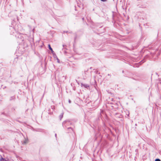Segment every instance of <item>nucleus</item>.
<instances>
[{
    "instance_id": "obj_8",
    "label": "nucleus",
    "mask_w": 161,
    "mask_h": 161,
    "mask_svg": "<svg viewBox=\"0 0 161 161\" xmlns=\"http://www.w3.org/2000/svg\"><path fill=\"white\" fill-rule=\"evenodd\" d=\"M155 161H161V160L159 158H157L155 160Z\"/></svg>"
},
{
    "instance_id": "obj_3",
    "label": "nucleus",
    "mask_w": 161,
    "mask_h": 161,
    "mask_svg": "<svg viewBox=\"0 0 161 161\" xmlns=\"http://www.w3.org/2000/svg\"><path fill=\"white\" fill-rule=\"evenodd\" d=\"M68 132H71V131H74L73 129L71 127H68L67 128Z\"/></svg>"
},
{
    "instance_id": "obj_7",
    "label": "nucleus",
    "mask_w": 161,
    "mask_h": 161,
    "mask_svg": "<svg viewBox=\"0 0 161 161\" xmlns=\"http://www.w3.org/2000/svg\"><path fill=\"white\" fill-rule=\"evenodd\" d=\"M5 161V159L4 158H3L2 157V158L0 159V161Z\"/></svg>"
},
{
    "instance_id": "obj_10",
    "label": "nucleus",
    "mask_w": 161,
    "mask_h": 161,
    "mask_svg": "<svg viewBox=\"0 0 161 161\" xmlns=\"http://www.w3.org/2000/svg\"><path fill=\"white\" fill-rule=\"evenodd\" d=\"M27 142V140H25L24 142V143H26Z\"/></svg>"
},
{
    "instance_id": "obj_17",
    "label": "nucleus",
    "mask_w": 161,
    "mask_h": 161,
    "mask_svg": "<svg viewBox=\"0 0 161 161\" xmlns=\"http://www.w3.org/2000/svg\"><path fill=\"white\" fill-rule=\"evenodd\" d=\"M84 19V18H82V19H83H83Z\"/></svg>"
},
{
    "instance_id": "obj_13",
    "label": "nucleus",
    "mask_w": 161,
    "mask_h": 161,
    "mask_svg": "<svg viewBox=\"0 0 161 161\" xmlns=\"http://www.w3.org/2000/svg\"><path fill=\"white\" fill-rule=\"evenodd\" d=\"M55 136L56 137V136H57V134H55Z\"/></svg>"
},
{
    "instance_id": "obj_11",
    "label": "nucleus",
    "mask_w": 161,
    "mask_h": 161,
    "mask_svg": "<svg viewBox=\"0 0 161 161\" xmlns=\"http://www.w3.org/2000/svg\"><path fill=\"white\" fill-rule=\"evenodd\" d=\"M65 32H66V33H68V31H64V33H65Z\"/></svg>"
},
{
    "instance_id": "obj_12",
    "label": "nucleus",
    "mask_w": 161,
    "mask_h": 161,
    "mask_svg": "<svg viewBox=\"0 0 161 161\" xmlns=\"http://www.w3.org/2000/svg\"><path fill=\"white\" fill-rule=\"evenodd\" d=\"M69 103H71V101H70V100H69Z\"/></svg>"
},
{
    "instance_id": "obj_16",
    "label": "nucleus",
    "mask_w": 161,
    "mask_h": 161,
    "mask_svg": "<svg viewBox=\"0 0 161 161\" xmlns=\"http://www.w3.org/2000/svg\"><path fill=\"white\" fill-rule=\"evenodd\" d=\"M58 61H59V60H58Z\"/></svg>"
},
{
    "instance_id": "obj_18",
    "label": "nucleus",
    "mask_w": 161,
    "mask_h": 161,
    "mask_svg": "<svg viewBox=\"0 0 161 161\" xmlns=\"http://www.w3.org/2000/svg\"><path fill=\"white\" fill-rule=\"evenodd\" d=\"M63 47H64V45H63Z\"/></svg>"
},
{
    "instance_id": "obj_6",
    "label": "nucleus",
    "mask_w": 161,
    "mask_h": 161,
    "mask_svg": "<svg viewBox=\"0 0 161 161\" xmlns=\"http://www.w3.org/2000/svg\"><path fill=\"white\" fill-rule=\"evenodd\" d=\"M63 114L62 113L61 114V115H60L59 117L60 118V119L61 120V119L63 118Z\"/></svg>"
},
{
    "instance_id": "obj_1",
    "label": "nucleus",
    "mask_w": 161,
    "mask_h": 161,
    "mask_svg": "<svg viewBox=\"0 0 161 161\" xmlns=\"http://www.w3.org/2000/svg\"><path fill=\"white\" fill-rule=\"evenodd\" d=\"M65 124H66L67 125H68L69 124H71L69 121L68 120L65 121L63 123V125L64 127H66V125H65Z\"/></svg>"
},
{
    "instance_id": "obj_2",
    "label": "nucleus",
    "mask_w": 161,
    "mask_h": 161,
    "mask_svg": "<svg viewBox=\"0 0 161 161\" xmlns=\"http://www.w3.org/2000/svg\"><path fill=\"white\" fill-rule=\"evenodd\" d=\"M81 86H83L85 88H88L89 87V86L86 84H84L83 83H81Z\"/></svg>"
},
{
    "instance_id": "obj_15",
    "label": "nucleus",
    "mask_w": 161,
    "mask_h": 161,
    "mask_svg": "<svg viewBox=\"0 0 161 161\" xmlns=\"http://www.w3.org/2000/svg\"><path fill=\"white\" fill-rule=\"evenodd\" d=\"M108 76H111V75H109V74H108Z\"/></svg>"
},
{
    "instance_id": "obj_4",
    "label": "nucleus",
    "mask_w": 161,
    "mask_h": 161,
    "mask_svg": "<svg viewBox=\"0 0 161 161\" xmlns=\"http://www.w3.org/2000/svg\"><path fill=\"white\" fill-rule=\"evenodd\" d=\"M48 48H49V49L51 51L52 53H53L54 51H53L52 48H51L50 45H49V44L48 45Z\"/></svg>"
},
{
    "instance_id": "obj_14",
    "label": "nucleus",
    "mask_w": 161,
    "mask_h": 161,
    "mask_svg": "<svg viewBox=\"0 0 161 161\" xmlns=\"http://www.w3.org/2000/svg\"><path fill=\"white\" fill-rule=\"evenodd\" d=\"M0 151L1 152H2V149H0Z\"/></svg>"
},
{
    "instance_id": "obj_5",
    "label": "nucleus",
    "mask_w": 161,
    "mask_h": 161,
    "mask_svg": "<svg viewBox=\"0 0 161 161\" xmlns=\"http://www.w3.org/2000/svg\"><path fill=\"white\" fill-rule=\"evenodd\" d=\"M78 6L80 7V8H81L82 7V9H83V8L82 7V5H81V4H79V3H78V5H77Z\"/></svg>"
},
{
    "instance_id": "obj_9",
    "label": "nucleus",
    "mask_w": 161,
    "mask_h": 161,
    "mask_svg": "<svg viewBox=\"0 0 161 161\" xmlns=\"http://www.w3.org/2000/svg\"><path fill=\"white\" fill-rule=\"evenodd\" d=\"M51 107L53 110L54 109V106H51Z\"/></svg>"
}]
</instances>
